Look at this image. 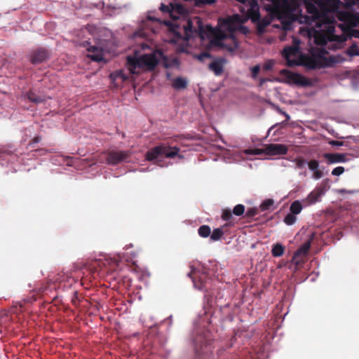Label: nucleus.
I'll return each instance as SVG.
<instances>
[{
    "label": "nucleus",
    "instance_id": "obj_26",
    "mask_svg": "<svg viewBox=\"0 0 359 359\" xmlns=\"http://www.w3.org/2000/svg\"><path fill=\"white\" fill-rule=\"evenodd\" d=\"M228 226L226 224L219 228L215 229L212 233H210V239L213 241H217L221 239L224 234V229Z\"/></svg>",
    "mask_w": 359,
    "mask_h": 359
},
{
    "label": "nucleus",
    "instance_id": "obj_19",
    "mask_svg": "<svg viewBox=\"0 0 359 359\" xmlns=\"http://www.w3.org/2000/svg\"><path fill=\"white\" fill-rule=\"evenodd\" d=\"M203 337H200L199 339H196L195 341V351L196 353L198 355L205 354L210 351V341L205 340V343L203 344Z\"/></svg>",
    "mask_w": 359,
    "mask_h": 359
},
{
    "label": "nucleus",
    "instance_id": "obj_23",
    "mask_svg": "<svg viewBox=\"0 0 359 359\" xmlns=\"http://www.w3.org/2000/svg\"><path fill=\"white\" fill-rule=\"evenodd\" d=\"M110 78L116 86H118L123 81L128 79V75L122 69L111 73Z\"/></svg>",
    "mask_w": 359,
    "mask_h": 359
},
{
    "label": "nucleus",
    "instance_id": "obj_17",
    "mask_svg": "<svg viewBox=\"0 0 359 359\" xmlns=\"http://www.w3.org/2000/svg\"><path fill=\"white\" fill-rule=\"evenodd\" d=\"M323 194L321 188H316L303 200V203L305 206L313 205L319 201Z\"/></svg>",
    "mask_w": 359,
    "mask_h": 359
},
{
    "label": "nucleus",
    "instance_id": "obj_8",
    "mask_svg": "<svg viewBox=\"0 0 359 359\" xmlns=\"http://www.w3.org/2000/svg\"><path fill=\"white\" fill-rule=\"evenodd\" d=\"M280 74L282 76L285 78L288 83L302 86H306L309 83L308 79L305 76L298 73H293L288 69H282L280 72Z\"/></svg>",
    "mask_w": 359,
    "mask_h": 359
},
{
    "label": "nucleus",
    "instance_id": "obj_54",
    "mask_svg": "<svg viewBox=\"0 0 359 359\" xmlns=\"http://www.w3.org/2000/svg\"><path fill=\"white\" fill-rule=\"evenodd\" d=\"M283 114H284L287 119L290 118V116L287 113L283 112Z\"/></svg>",
    "mask_w": 359,
    "mask_h": 359
},
{
    "label": "nucleus",
    "instance_id": "obj_21",
    "mask_svg": "<svg viewBox=\"0 0 359 359\" xmlns=\"http://www.w3.org/2000/svg\"><path fill=\"white\" fill-rule=\"evenodd\" d=\"M337 18L340 21L344 22L348 25L355 26L356 25V18L350 12L339 11Z\"/></svg>",
    "mask_w": 359,
    "mask_h": 359
},
{
    "label": "nucleus",
    "instance_id": "obj_46",
    "mask_svg": "<svg viewBox=\"0 0 359 359\" xmlns=\"http://www.w3.org/2000/svg\"><path fill=\"white\" fill-rule=\"evenodd\" d=\"M215 0H196V6H201L205 4H212L215 2Z\"/></svg>",
    "mask_w": 359,
    "mask_h": 359
},
{
    "label": "nucleus",
    "instance_id": "obj_6",
    "mask_svg": "<svg viewBox=\"0 0 359 359\" xmlns=\"http://www.w3.org/2000/svg\"><path fill=\"white\" fill-rule=\"evenodd\" d=\"M299 41L297 39H293V44L284 48L283 57L287 61L288 67H293L301 65L299 61Z\"/></svg>",
    "mask_w": 359,
    "mask_h": 359
},
{
    "label": "nucleus",
    "instance_id": "obj_18",
    "mask_svg": "<svg viewBox=\"0 0 359 359\" xmlns=\"http://www.w3.org/2000/svg\"><path fill=\"white\" fill-rule=\"evenodd\" d=\"M226 36L224 33H223L222 32L219 31L218 32V34H217L216 37L215 39H213L212 41V42L218 46H220V47H222V48H225L226 49H227L229 51H233L234 50L235 48H236V44H234V46H227L226 45L224 42H223V40L224 39H226ZM231 41L233 43H235V40L234 39H231Z\"/></svg>",
    "mask_w": 359,
    "mask_h": 359
},
{
    "label": "nucleus",
    "instance_id": "obj_11",
    "mask_svg": "<svg viewBox=\"0 0 359 359\" xmlns=\"http://www.w3.org/2000/svg\"><path fill=\"white\" fill-rule=\"evenodd\" d=\"M129 157V154L123 151L111 150L107 153V163L109 165H117Z\"/></svg>",
    "mask_w": 359,
    "mask_h": 359
},
{
    "label": "nucleus",
    "instance_id": "obj_25",
    "mask_svg": "<svg viewBox=\"0 0 359 359\" xmlns=\"http://www.w3.org/2000/svg\"><path fill=\"white\" fill-rule=\"evenodd\" d=\"M292 19L297 20L300 24H306L309 25H313L316 27V20L310 15H303L302 13L294 15Z\"/></svg>",
    "mask_w": 359,
    "mask_h": 359
},
{
    "label": "nucleus",
    "instance_id": "obj_34",
    "mask_svg": "<svg viewBox=\"0 0 359 359\" xmlns=\"http://www.w3.org/2000/svg\"><path fill=\"white\" fill-rule=\"evenodd\" d=\"M296 215L294 214H292L291 212L288 213L285 217H284V219H283V222L287 224V225H292L295 223L296 220H297V217L295 216Z\"/></svg>",
    "mask_w": 359,
    "mask_h": 359
},
{
    "label": "nucleus",
    "instance_id": "obj_7",
    "mask_svg": "<svg viewBox=\"0 0 359 359\" xmlns=\"http://www.w3.org/2000/svg\"><path fill=\"white\" fill-rule=\"evenodd\" d=\"M188 276L191 278L196 288L201 290H208L210 288L211 280L205 272L193 269Z\"/></svg>",
    "mask_w": 359,
    "mask_h": 359
},
{
    "label": "nucleus",
    "instance_id": "obj_14",
    "mask_svg": "<svg viewBox=\"0 0 359 359\" xmlns=\"http://www.w3.org/2000/svg\"><path fill=\"white\" fill-rule=\"evenodd\" d=\"M140 61L142 67L149 70H153L158 64V59L155 53L142 55L140 56Z\"/></svg>",
    "mask_w": 359,
    "mask_h": 359
},
{
    "label": "nucleus",
    "instance_id": "obj_49",
    "mask_svg": "<svg viewBox=\"0 0 359 359\" xmlns=\"http://www.w3.org/2000/svg\"><path fill=\"white\" fill-rule=\"evenodd\" d=\"M274 65V62L273 60H268L266 61L264 65H263V69L265 70V71H269V70H271L273 67Z\"/></svg>",
    "mask_w": 359,
    "mask_h": 359
},
{
    "label": "nucleus",
    "instance_id": "obj_43",
    "mask_svg": "<svg viewBox=\"0 0 359 359\" xmlns=\"http://www.w3.org/2000/svg\"><path fill=\"white\" fill-rule=\"evenodd\" d=\"M196 57L200 61H203L205 58L211 57V55L210 53L205 51L196 55Z\"/></svg>",
    "mask_w": 359,
    "mask_h": 359
},
{
    "label": "nucleus",
    "instance_id": "obj_47",
    "mask_svg": "<svg viewBox=\"0 0 359 359\" xmlns=\"http://www.w3.org/2000/svg\"><path fill=\"white\" fill-rule=\"evenodd\" d=\"M355 4H359V0H347L345 4L342 3L341 5L346 8H351Z\"/></svg>",
    "mask_w": 359,
    "mask_h": 359
},
{
    "label": "nucleus",
    "instance_id": "obj_27",
    "mask_svg": "<svg viewBox=\"0 0 359 359\" xmlns=\"http://www.w3.org/2000/svg\"><path fill=\"white\" fill-rule=\"evenodd\" d=\"M311 247L310 242L304 243L294 254L293 259H296L301 255H306Z\"/></svg>",
    "mask_w": 359,
    "mask_h": 359
},
{
    "label": "nucleus",
    "instance_id": "obj_2",
    "mask_svg": "<svg viewBox=\"0 0 359 359\" xmlns=\"http://www.w3.org/2000/svg\"><path fill=\"white\" fill-rule=\"evenodd\" d=\"M306 6V11L311 17L316 20V27H322V22L334 18L330 15L332 12H338L340 0H309L302 1Z\"/></svg>",
    "mask_w": 359,
    "mask_h": 359
},
{
    "label": "nucleus",
    "instance_id": "obj_50",
    "mask_svg": "<svg viewBox=\"0 0 359 359\" xmlns=\"http://www.w3.org/2000/svg\"><path fill=\"white\" fill-rule=\"evenodd\" d=\"M329 144L332 146L334 147H341L344 144L343 142L337 141V140H332L329 142Z\"/></svg>",
    "mask_w": 359,
    "mask_h": 359
},
{
    "label": "nucleus",
    "instance_id": "obj_36",
    "mask_svg": "<svg viewBox=\"0 0 359 359\" xmlns=\"http://www.w3.org/2000/svg\"><path fill=\"white\" fill-rule=\"evenodd\" d=\"M258 214V210L255 208H249L245 212V217L247 219H251Z\"/></svg>",
    "mask_w": 359,
    "mask_h": 359
},
{
    "label": "nucleus",
    "instance_id": "obj_13",
    "mask_svg": "<svg viewBox=\"0 0 359 359\" xmlns=\"http://www.w3.org/2000/svg\"><path fill=\"white\" fill-rule=\"evenodd\" d=\"M287 151V146L281 144H269L264 147L265 154L271 156L286 154Z\"/></svg>",
    "mask_w": 359,
    "mask_h": 359
},
{
    "label": "nucleus",
    "instance_id": "obj_1",
    "mask_svg": "<svg viewBox=\"0 0 359 359\" xmlns=\"http://www.w3.org/2000/svg\"><path fill=\"white\" fill-rule=\"evenodd\" d=\"M170 6L172 7V18L175 20L174 22L165 21V25L168 27V29L172 32L177 39H182L183 34L185 39L190 38L194 32H198L201 37L203 38L207 35V32L212 33L213 32L212 27L210 25L203 27L200 18L195 19L198 24V30L194 28L193 22L191 20L182 19L179 20V17L176 16L175 13L184 15L187 13V8L180 3L171 2Z\"/></svg>",
    "mask_w": 359,
    "mask_h": 359
},
{
    "label": "nucleus",
    "instance_id": "obj_51",
    "mask_svg": "<svg viewBox=\"0 0 359 359\" xmlns=\"http://www.w3.org/2000/svg\"><path fill=\"white\" fill-rule=\"evenodd\" d=\"M41 137H40V136H36V137H35L32 140V142L30 143V144H34V143H38V142H39L41 141Z\"/></svg>",
    "mask_w": 359,
    "mask_h": 359
},
{
    "label": "nucleus",
    "instance_id": "obj_44",
    "mask_svg": "<svg viewBox=\"0 0 359 359\" xmlns=\"http://www.w3.org/2000/svg\"><path fill=\"white\" fill-rule=\"evenodd\" d=\"M344 170H345L344 167L339 166L332 170V175L334 176H339L340 175L344 173Z\"/></svg>",
    "mask_w": 359,
    "mask_h": 359
},
{
    "label": "nucleus",
    "instance_id": "obj_28",
    "mask_svg": "<svg viewBox=\"0 0 359 359\" xmlns=\"http://www.w3.org/2000/svg\"><path fill=\"white\" fill-rule=\"evenodd\" d=\"M285 247L280 243H276L272 246L271 254L275 257H279L284 254Z\"/></svg>",
    "mask_w": 359,
    "mask_h": 359
},
{
    "label": "nucleus",
    "instance_id": "obj_16",
    "mask_svg": "<svg viewBox=\"0 0 359 359\" xmlns=\"http://www.w3.org/2000/svg\"><path fill=\"white\" fill-rule=\"evenodd\" d=\"M323 156L328 164L344 163L347 160L346 154L341 153H325Z\"/></svg>",
    "mask_w": 359,
    "mask_h": 359
},
{
    "label": "nucleus",
    "instance_id": "obj_30",
    "mask_svg": "<svg viewBox=\"0 0 359 359\" xmlns=\"http://www.w3.org/2000/svg\"><path fill=\"white\" fill-rule=\"evenodd\" d=\"M27 97L30 102L36 104L41 103L44 101V99L41 96L36 95L35 93L32 91H29L27 93Z\"/></svg>",
    "mask_w": 359,
    "mask_h": 359
},
{
    "label": "nucleus",
    "instance_id": "obj_29",
    "mask_svg": "<svg viewBox=\"0 0 359 359\" xmlns=\"http://www.w3.org/2000/svg\"><path fill=\"white\" fill-rule=\"evenodd\" d=\"M303 208V205L302 203L299 201H293L290 207V211L291 213L294 215L299 214Z\"/></svg>",
    "mask_w": 359,
    "mask_h": 359
},
{
    "label": "nucleus",
    "instance_id": "obj_39",
    "mask_svg": "<svg viewBox=\"0 0 359 359\" xmlns=\"http://www.w3.org/2000/svg\"><path fill=\"white\" fill-rule=\"evenodd\" d=\"M229 18L235 22L236 25L239 27V28L241 27V25L245 22V20L238 14L230 16Z\"/></svg>",
    "mask_w": 359,
    "mask_h": 359
},
{
    "label": "nucleus",
    "instance_id": "obj_24",
    "mask_svg": "<svg viewBox=\"0 0 359 359\" xmlns=\"http://www.w3.org/2000/svg\"><path fill=\"white\" fill-rule=\"evenodd\" d=\"M224 59H217L209 65V69L212 71L215 75L219 76L223 72V64Z\"/></svg>",
    "mask_w": 359,
    "mask_h": 359
},
{
    "label": "nucleus",
    "instance_id": "obj_3",
    "mask_svg": "<svg viewBox=\"0 0 359 359\" xmlns=\"http://www.w3.org/2000/svg\"><path fill=\"white\" fill-rule=\"evenodd\" d=\"M335 19L332 18L322 22V27L314 31V41L317 45L323 46L327 41H338L339 36L334 34Z\"/></svg>",
    "mask_w": 359,
    "mask_h": 359
},
{
    "label": "nucleus",
    "instance_id": "obj_48",
    "mask_svg": "<svg viewBox=\"0 0 359 359\" xmlns=\"http://www.w3.org/2000/svg\"><path fill=\"white\" fill-rule=\"evenodd\" d=\"M259 71H260V67L259 65H255V67H253L251 69V72H252V77L253 79H256L258 74L259 73Z\"/></svg>",
    "mask_w": 359,
    "mask_h": 359
},
{
    "label": "nucleus",
    "instance_id": "obj_31",
    "mask_svg": "<svg viewBox=\"0 0 359 359\" xmlns=\"http://www.w3.org/2000/svg\"><path fill=\"white\" fill-rule=\"evenodd\" d=\"M198 233L201 237L208 238V236H210L211 229L208 225L204 224L198 228Z\"/></svg>",
    "mask_w": 359,
    "mask_h": 359
},
{
    "label": "nucleus",
    "instance_id": "obj_9",
    "mask_svg": "<svg viewBox=\"0 0 359 359\" xmlns=\"http://www.w3.org/2000/svg\"><path fill=\"white\" fill-rule=\"evenodd\" d=\"M90 43L86 40L83 41L79 43V46L84 47L88 52L87 56L90 57L93 61L100 62L103 60V52L102 49L96 46H90Z\"/></svg>",
    "mask_w": 359,
    "mask_h": 359
},
{
    "label": "nucleus",
    "instance_id": "obj_12",
    "mask_svg": "<svg viewBox=\"0 0 359 359\" xmlns=\"http://www.w3.org/2000/svg\"><path fill=\"white\" fill-rule=\"evenodd\" d=\"M50 56V52L45 48H39L30 54V61L33 65L40 64L46 61Z\"/></svg>",
    "mask_w": 359,
    "mask_h": 359
},
{
    "label": "nucleus",
    "instance_id": "obj_4",
    "mask_svg": "<svg viewBox=\"0 0 359 359\" xmlns=\"http://www.w3.org/2000/svg\"><path fill=\"white\" fill-rule=\"evenodd\" d=\"M327 51L323 48L313 49L311 55L302 57L303 64L308 68L315 69L328 66L327 58L324 56Z\"/></svg>",
    "mask_w": 359,
    "mask_h": 359
},
{
    "label": "nucleus",
    "instance_id": "obj_15",
    "mask_svg": "<svg viewBox=\"0 0 359 359\" xmlns=\"http://www.w3.org/2000/svg\"><path fill=\"white\" fill-rule=\"evenodd\" d=\"M126 67L130 74H139V69L143 68L140 57L132 56L127 57Z\"/></svg>",
    "mask_w": 359,
    "mask_h": 359
},
{
    "label": "nucleus",
    "instance_id": "obj_38",
    "mask_svg": "<svg viewBox=\"0 0 359 359\" xmlns=\"http://www.w3.org/2000/svg\"><path fill=\"white\" fill-rule=\"evenodd\" d=\"M294 162L296 164L297 168H303L305 167L306 164V161L302 156L297 157L294 160Z\"/></svg>",
    "mask_w": 359,
    "mask_h": 359
},
{
    "label": "nucleus",
    "instance_id": "obj_5",
    "mask_svg": "<svg viewBox=\"0 0 359 359\" xmlns=\"http://www.w3.org/2000/svg\"><path fill=\"white\" fill-rule=\"evenodd\" d=\"M180 149L177 147H170L165 144H159L149 149L146 154V158L149 161H154L159 156H165L166 158H172L179 156Z\"/></svg>",
    "mask_w": 359,
    "mask_h": 359
},
{
    "label": "nucleus",
    "instance_id": "obj_53",
    "mask_svg": "<svg viewBox=\"0 0 359 359\" xmlns=\"http://www.w3.org/2000/svg\"><path fill=\"white\" fill-rule=\"evenodd\" d=\"M45 290V288H39V290H38V293H42Z\"/></svg>",
    "mask_w": 359,
    "mask_h": 359
},
{
    "label": "nucleus",
    "instance_id": "obj_22",
    "mask_svg": "<svg viewBox=\"0 0 359 359\" xmlns=\"http://www.w3.org/2000/svg\"><path fill=\"white\" fill-rule=\"evenodd\" d=\"M220 27L228 31L230 34H232L239 27L236 25L235 22L229 18L219 20Z\"/></svg>",
    "mask_w": 359,
    "mask_h": 359
},
{
    "label": "nucleus",
    "instance_id": "obj_33",
    "mask_svg": "<svg viewBox=\"0 0 359 359\" xmlns=\"http://www.w3.org/2000/svg\"><path fill=\"white\" fill-rule=\"evenodd\" d=\"M273 203L274 201L273 199H266L260 205V209L262 211L270 210L271 208L273 205Z\"/></svg>",
    "mask_w": 359,
    "mask_h": 359
},
{
    "label": "nucleus",
    "instance_id": "obj_20",
    "mask_svg": "<svg viewBox=\"0 0 359 359\" xmlns=\"http://www.w3.org/2000/svg\"><path fill=\"white\" fill-rule=\"evenodd\" d=\"M306 163L308 164L309 169L313 172L312 175L313 178L318 180L323 177V172L319 168L320 165L317 160L312 159Z\"/></svg>",
    "mask_w": 359,
    "mask_h": 359
},
{
    "label": "nucleus",
    "instance_id": "obj_35",
    "mask_svg": "<svg viewBox=\"0 0 359 359\" xmlns=\"http://www.w3.org/2000/svg\"><path fill=\"white\" fill-rule=\"evenodd\" d=\"M232 213L235 215L236 216H241L243 215L245 213V206L242 204H238L236 205L233 210Z\"/></svg>",
    "mask_w": 359,
    "mask_h": 359
},
{
    "label": "nucleus",
    "instance_id": "obj_42",
    "mask_svg": "<svg viewBox=\"0 0 359 359\" xmlns=\"http://www.w3.org/2000/svg\"><path fill=\"white\" fill-rule=\"evenodd\" d=\"M160 10L163 13H168L170 17L172 18V7L170 6V3L169 4V5H165L163 4H161Z\"/></svg>",
    "mask_w": 359,
    "mask_h": 359
},
{
    "label": "nucleus",
    "instance_id": "obj_10",
    "mask_svg": "<svg viewBox=\"0 0 359 359\" xmlns=\"http://www.w3.org/2000/svg\"><path fill=\"white\" fill-rule=\"evenodd\" d=\"M271 4L266 6V10L273 14H280L290 8L288 0H266Z\"/></svg>",
    "mask_w": 359,
    "mask_h": 359
},
{
    "label": "nucleus",
    "instance_id": "obj_41",
    "mask_svg": "<svg viewBox=\"0 0 359 359\" xmlns=\"http://www.w3.org/2000/svg\"><path fill=\"white\" fill-rule=\"evenodd\" d=\"M81 302V299L79 298V295L77 292H74V297L72 298V303L74 306H77L79 304V302ZM81 302L86 303L85 300H81Z\"/></svg>",
    "mask_w": 359,
    "mask_h": 359
},
{
    "label": "nucleus",
    "instance_id": "obj_52",
    "mask_svg": "<svg viewBox=\"0 0 359 359\" xmlns=\"http://www.w3.org/2000/svg\"><path fill=\"white\" fill-rule=\"evenodd\" d=\"M267 81L266 79L262 78L260 79V85L262 86L263 83H264Z\"/></svg>",
    "mask_w": 359,
    "mask_h": 359
},
{
    "label": "nucleus",
    "instance_id": "obj_40",
    "mask_svg": "<svg viewBox=\"0 0 359 359\" xmlns=\"http://www.w3.org/2000/svg\"><path fill=\"white\" fill-rule=\"evenodd\" d=\"M178 65L179 62L176 58H173L170 61H168L167 60H164V66L166 68L177 66Z\"/></svg>",
    "mask_w": 359,
    "mask_h": 359
},
{
    "label": "nucleus",
    "instance_id": "obj_45",
    "mask_svg": "<svg viewBox=\"0 0 359 359\" xmlns=\"http://www.w3.org/2000/svg\"><path fill=\"white\" fill-rule=\"evenodd\" d=\"M347 53L349 55H359V52L358 50V48L357 47L353 45V46H351V47L348 48V50H347Z\"/></svg>",
    "mask_w": 359,
    "mask_h": 359
},
{
    "label": "nucleus",
    "instance_id": "obj_55",
    "mask_svg": "<svg viewBox=\"0 0 359 359\" xmlns=\"http://www.w3.org/2000/svg\"><path fill=\"white\" fill-rule=\"evenodd\" d=\"M355 36H357V37H359V31H358V32H357V34H356V35H355Z\"/></svg>",
    "mask_w": 359,
    "mask_h": 359
},
{
    "label": "nucleus",
    "instance_id": "obj_37",
    "mask_svg": "<svg viewBox=\"0 0 359 359\" xmlns=\"http://www.w3.org/2000/svg\"><path fill=\"white\" fill-rule=\"evenodd\" d=\"M232 211L230 209H224L222 210V219L224 221H229L232 219Z\"/></svg>",
    "mask_w": 359,
    "mask_h": 359
},
{
    "label": "nucleus",
    "instance_id": "obj_32",
    "mask_svg": "<svg viewBox=\"0 0 359 359\" xmlns=\"http://www.w3.org/2000/svg\"><path fill=\"white\" fill-rule=\"evenodd\" d=\"M187 86V81L181 77L175 79L173 81L172 86L176 89L185 88Z\"/></svg>",
    "mask_w": 359,
    "mask_h": 359
}]
</instances>
